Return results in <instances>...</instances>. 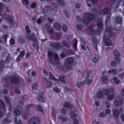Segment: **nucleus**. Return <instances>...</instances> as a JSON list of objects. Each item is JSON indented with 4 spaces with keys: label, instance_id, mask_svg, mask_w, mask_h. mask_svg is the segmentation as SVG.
Segmentation results:
<instances>
[{
    "label": "nucleus",
    "instance_id": "f257e3e1",
    "mask_svg": "<svg viewBox=\"0 0 124 124\" xmlns=\"http://www.w3.org/2000/svg\"><path fill=\"white\" fill-rule=\"evenodd\" d=\"M48 54L49 62L52 65L54 66L58 64L59 60L57 54L53 53L52 52L49 51L48 52Z\"/></svg>",
    "mask_w": 124,
    "mask_h": 124
},
{
    "label": "nucleus",
    "instance_id": "f03ea898",
    "mask_svg": "<svg viewBox=\"0 0 124 124\" xmlns=\"http://www.w3.org/2000/svg\"><path fill=\"white\" fill-rule=\"evenodd\" d=\"M82 16L83 18V23L85 24H88L89 20H92L94 18L93 15L88 12H86L83 14Z\"/></svg>",
    "mask_w": 124,
    "mask_h": 124
},
{
    "label": "nucleus",
    "instance_id": "7ed1b4c3",
    "mask_svg": "<svg viewBox=\"0 0 124 124\" xmlns=\"http://www.w3.org/2000/svg\"><path fill=\"white\" fill-rule=\"evenodd\" d=\"M78 108L77 107H75L72 102L70 103V117L73 119H76L78 115L76 112H78Z\"/></svg>",
    "mask_w": 124,
    "mask_h": 124
},
{
    "label": "nucleus",
    "instance_id": "20e7f679",
    "mask_svg": "<svg viewBox=\"0 0 124 124\" xmlns=\"http://www.w3.org/2000/svg\"><path fill=\"white\" fill-rule=\"evenodd\" d=\"M52 4L54 6L55 8L53 9L52 7L49 6H47L44 8L42 10V11L44 13H46L48 12L49 10L53 11L52 12L54 14H55L56 13V9L57 8L56 4L54 3H52Z\"/></svg>",
    "mask_w": 124,
    "mask_h": 124
},
{
    "label": "nucleus",
    "instance_id": "39448f33",
    "mask_svg": "<svg viewBox=\"0 0 124 124\" xmlns=\"http://www.w3.org/2000/svg\"><path fill=\"white\" fill-rule=\"evenodd\" d=\"M110 92L109 90L106 89H103L102 91L99 90L97 93V97L98 98H101L103 95H107Z\"/></svg>",
    "mask_w": 124,
    "mask_h": 124
},
{
    "label": "nucleus",
    "instance_id": "423d86ee",
    "mask_svg": "<svg viewBox=\"0 0 124 124\" xmlns=\"http://www.w3.org/2000/svg\"><path fill=\"white\" fill-rule=\"evenodd\" d=\"M34 33H33L32 34H30L27 36V39L29 40H31L32 41L33 40L34 44H32V46H36L37 47V49L38 50V48L39 47V46L38 45L37 43V40L36 38H34Z\"/></svg>",
    "mask_w": 124,
    "mask_h": 124
},
{
    "label": "nucleus",
    "instance_id": "0eeeda50",
    "mask_svg": "<svg viewBox=\"0 0 124 124\" xmlns=\"http://www.w3.org/2000/svg\"><path fill=\"white\" fill-rule=\"evenodd\" d=\"M107 35L106 34L104 35L103 37L105 39V43L106 46H109L112 45V43L111 40L109 39V38H112L115 36L114 35H112V36H106Z\"/></svg>",
    "mask_w": 124,
    "mask_h": 124
},
{
    "label": "nucleus",
    "instance_id": "6e6552de",
    "mask_svg": "<svg viewBox=\"0 0 124 124\" xmlns=\"http://www.w3.org/2000/svg\"><path fill=\"white\" fill-rule=\"evenodd\" d=\"M1 16L2 17L5 18L6 19L8 23L12 26L13 25V21L11 16L7 15L6 14H4L2 15Z\"/></svg>",
    "mask_w": 124,
    "mask_h": 124
},
{
    "label": "nucleus",
    "instance_id": "1a4fd4ad",
    "mask_svg": "<svg viewBox=\"0 0 124 124\" xmlns=\"http://www.w3.org/2000/svg\"><path fill=\"white\" fill-rule=\"evenodd\" d=\"M39 119L37 117H32L31 118L29 121V124H39Z\"/></svg>",
    "mask_w": 124,
    "mask_h": 124
},
{
    "label": "nucleus",
    "instance_id": "9d476101",
    "mask_svg": "<svg viewBox=\"0 0 124 124\" xmlns=\"http://www.w3.org/2000/svg\"><path fill=\"white\" fill-rule=\"evenodd\" d=\"M73 42L74 43L73 45V47L75 49V50H71L70 51V54H74L78 50L77 47L78 40L76 39H74V40Z\"/></svg>",
    "mask_w": 124,
    "mask_h": 124
},
{
    "label": "nucleus",
    "instance_id": "9b49d317",
    "mask_svg": "<svg viewBox=\"0 0 124 124\" xmlns=\"http://www.w3.org/2000/svg\"><path fill=\"white\" fill-rule=\"evenodd\" d=\"M123 103V101L119 97H117L114 101L115 105L116 106H120Z\"/></svg>",
    "mask_w": 124,
    "mask_h": 124
},
{
    "label": "nucleus",
    "instance_id": "f8f14e48",
    "mask_svg": "<svg viewBox=\"0 0 124 124\" xmlns=\"http://www.w3.org/2000/svg\"><path fill=\"white\" fill-rule=\"evenodd\" d=\"M20 80L19 78L17 77H12L10 79L11 82L14 84H18Z\"/></svg>",
    "mask_w": 124,
    "mask_h": 124
},
{
    "label": "nucleus",
    "instance_id": "ddd939ff",
    "mask_svg": "<svg viewBox=\"0 0 124 124\" xmlns=\"http://www.w3.org/2000/svg\"><path fill=\"white\" fill-rule=\"evenodd\" d=\"M50 45L51 46L55 47L57 49H59L61 48V44L59 42L56 43L54 42H52L50 43Z\"/></svg>",
    "mask_w": 124,
    "mask_h": 124
},
{
    "label": "nucleus",
    "instance_id": "4468645a",
    "mask_svg": "<svg viewBox=\"0 0 124 124\" xmlns=\"http://www.w3.org/2000/svg\"><path fill=\"white\" fill-rule=\"evenodd\" d=\"M92 42L94 48L97 51L98 50L97 48V43L96 39V38H93L92 39Z\"/></svg>",
    "mask_w": 124,
    "mask_h": 124
},
{
    "label": "nucleus",
    "instance_id": "2eb2a0df",
    "mask_svg": "<svg viewBox=\"0 0 124 124\" xmlns=\"http://www.w3.org/2000/svg\"><path fill=\"white\" fill-rule=\"evenodd\" d=\"M81 42V46L82 49L84 50H85V46L86 44V42L84 39L82 38H80Z\"/></svg>",
    "mask_w": 124,
    "mask_h": 124
},
{
    "label": "nucleus",
    "instance_id": "dca6fc26",
    "mask_svg": "<svg viewBox=\"0 0 124 124\" xmlns=\"http://www.w3.org/2000/svg\"><path fill=\"white\" fill-rule=\"evenodd\" d=\"M64 66L67 69L70 68V58H67L65 61Z\"/></svg>",
    "mask_w": 124,
    "mask_h": 124
},
{
    "label": "nucleus",
    "instance_id": "f3484780",
    "mask_svg": "<svg viewBox=\"0 0 124 124\" xmlns=\"http://www.w3.org/2000/svg\"><path fill=\"white\" fill-rule=\"evenodd\" d=\"M44 79L45 82L46 83L47 88L49 89L51 88L52 86V82L50 81H48L46 78H44Z\"/></svg>",
    "mask_w": 124,
    "mask_h": 124
},
{
    "label": "nucleus",
    "instance_id": "a211bd4d",
    "mask_svg": "<svg viewBox=\"0 0 124 124\" xmlns=\"http://www.w3.org/2000/svg\"><path fill=\"white\" fill-rule=\"evenodd\" d=\"M44 94V93L42 92L40 93L39 95L38 99L41 102H45V99L43 96Z\"/></svg>",
    "mask_w": 124,
    "mask_h": 124
},
{
    "label": "nucleus",
    "instance_id": "6ab92c4d",
    "mask_svg": "<svg viewBox=\"0 0 124 124\" xmlns=\"http://www.w3.org/2000/svg\"><path fill=\"white\" fill-rule=\"evenodd\" d=\"M112 112L114 116L116 118L118 117L119 112L117 109L115 108H114L112 110Z\"/></svg>",
    "mask_w": 124,
    "mask_h": 124
},
{
    "label": "nucleus",
    "instance_id": "aec40b11",
    "mask_svg": "<svg viewBox=\"0 0 124 124\" xmlns=\"http://www.w3.org/2000/svg\"><path fill=\"white\" fill-rule=\"evenodd\" d=\"M108 14L109 15H110L109 10V9L106 8H104L102 11L99 13V14L100 15H105Z\"/></svg>",
    "mask_w": 124,
    "mask_h": 124
},
{
    "label": "nucleus",
    "instance_id": "412c9836",
    "mask_svg": "<svg viewBox=\"0 0 124 124\" xmlns=\"http://www.w3.org/2000/svg\"><path fill=\"white\" fill-rule=\"evenodd\" d=\"M54 28L57 31H59L61 29L60 25L57 22H55L54 24Z\"/></svg>",
    "mask_w": 124,
    "mask_h": 124
},
{
    "label": "nucleus",
    "instance_id": "4be33fe9",
    "mask_svg": "<svg viewBox=\"0 0 124 124\" xmlns=\"http://www.w3.org/2000/svg\"><path fill=\"white\" fill-rule=\"evenodd\" d=\"M91 1L93 4H96L97 2V0H86V3L87 4L88 6L89 7H91L92 5L89 3V1Z\"/></svg>",
    "mask_w": 124,
    "mask_h": 124
},
{
    "label": "nucleus",
    "instance_id": "5701e85b",
    "mask_svg": "<svg viewBox=\"0 0 124 124\" xmlns=\"http://www.w3.org/2000/svg\"><path fill=\"white\" fill-rule=\"evenodd\" d=\"M9 36V34L7 33H6L3 35L1 36V38L4 39L5 43H6L7 41V38Z\"/></svg>",
    "mask_w": 124,
    "mask_h": 124
},
{
    "label": "nucleus",
    "instance_id": "b1692460",
    "mask_svg": "<svg viewBox=\"0 0 124 124\" xmlns=\"http://www.w3.org/2000/svg\"><path fill=\"white\" fill-rule=\"evenodd\" d=\"M124 111V109H123L122 108H120L119 109V111L120 113H121L120 116V118L121 121L123 122H124V115L123 113Z\"/></svg>",
    "mask_w": 124,
    "mask_h": 124
},
{
    "label": "nucleus",
    "instance_id": "393cba45",
    "mask_svg": "<svg viewBox=\"0 0 124 124\" xmlns=\"http://www.w3.org/2000/svg\"><path fill=\"white\" fill-rule=\"evenodd\" d=\"M115 20L116 23L120 24L122 21V18L119 16H118L116 17Z\"/></svg>",
    "mask_w": 124,
    "mask_h": 124
},
{
    "label": "nucleus",
    "instance_id": "a878e982",
    "mask_svg": "<svg viewBox=\"0 0 124 124\" xmlns=\"http://www.w3.org/2000/svg\"><path fill=\"white\" fill-rule=\"evenodd\" d=\"M57 1L59 5L61 6H64L66 4L65 1L64 0H57Z\"/></svg>",
    "mask_w": 124,
    "mask_h": 124
},
{
    "label": "nucleus",
    "instance_id": "bb28decb",
    "mask_svg": "<svg viewBox=\"0 0 124 124\" xmlns=\"http://www.w3.org/2000/svg\"><path fill=\"white\" fill-rule=\"evenodd\" d=\"M101 79L102 82L104 83H106L108 81V78L105 76H102Z\"/></svg>",
    "mask_w": 124,
    "mask_h": 124
},
{
    "label": "nucleus",
    "instance_id": "cd10ccee",
    "mask_svg": "<svg viewBox=\"0 0 124 124\" xmlns=\"http://www.w3.org/2000/svg\"><path fill=\"white\" fill-rule=\"evenodd\" d=\"M5 101L7 104L8 105H10L11 104V102L9 98L7 96L4 97Z\"/></svg>",
    "mask_w": 124,
    "mask_h": 124
},
{
    "label": "nucleus",
    "instance_id": "c85d7f7f",
    "mask_svg": "<svg viewBox=\"0 0 124 124\" xmlns=\"http://www.w3.org/2000/svg\"><path fill=\"white\" fill-rule=\"evenodd\" d=\"M5 62L3 60H1L0 62V72L1 71L3 70V68L4 67V63Z\"/></svg>",
    "mask_w": 124,
    "mask_h": 124
},
{
    "label": "nucleus",
    "instance_id": "c756f323",
    "mask_svg": "<svg viewBox=\"0 0 124 124\" xmlns=\"http://www.w3.org/2000/svg\"><path fill=\"white\" fill-rule=\"evenodd\" d=\"M49 78L50 79L53 80L55 81H59L58 79H56L54 77L52 73L51 72H49Z\"/></svg>",
    "mask_w": 124,
    "mask_h": 124
},
{
    "label": "nucleus",
    "instance_id": "7c9ffc66",
    "mask_svg": "<svg viewBox=\"0 0 124 124\" xmlns=\"http://www.w3.org/2000/svg\"><path fill=\"white\" fill-rule=\"evenodd\" d=\"M62 44L63 46L67 48H69L70 46L69 44L66 41L63 40L62 42Z\"/></svg>",
    "mask_w": 124,
    "mask_h": 124
},
{
    "label": "nucleus",
    "instance_id": "2f4dec72",
    "mask_svg": "<svg viewBox=\"0 0 124 124\" xmlns=\"http://www.w3.org/2000/svg\"><path fill=\"white\" fill-rule=\"evenodd\" d=\"M23 4L26 7L29 5V2L28 0H21Z\"/></svg>",
    "mask_w": 124,
    "mask_h": 124
},
{
    "label": "nucleus",
    "instance_id": "473e14b6",
    "mask_svg": "<svg viewBox=\"0 0 124 124\" xmlns=\"http://www.w3.org/2000/svg\"><path fill=\"white\" fill-rule=\"evenodd\" d=\"M114 95L113 94H108L107 95V99L108 100L111 101L114 99Z\"/></svg>",
    "mask_w": 124,
    "mask_h": 124
},
{
    "label": "nucleus",
    "instance_id": "72a5a7b5",
    "mask_svg": "<svg viewBox=\"0 0 124 124\" xmlns=\"http://www.w3.org/2000/svg\"><path fill=\"white\" fill-rule=\"evenodd\" d=\"M0 107L2 108L3 109L5 110L6 107L4 103L2 100H0Z\"/></svg>",
    "mask_w": 124,
    "mask_h": 124
},
{
    "label": "nucleus",
    "instance_id": "f704fd0d",
    "mask_svg": "<svg viewBox=\"0 0 124 124\" xmlns=\"http://www.w3.org/2000/svg\"><path fill=\"white\" fill-rule=\"evenodd\" d=\"M108 72L109 74L111 73L112 74L115 75L116 74L117 71L116 69H113L110 70H109L108 71Z\"/></svg>",
    "mask_w": 124,
    "mask_h": 124
},
{
    "label": "nucleus",
    "instance_id": "c9c22d12",
    "mask_svg": "<svg viewBox=\"0 0 124 124\" xmlns=\"http://www.w3.org/2000/svg\"><path fill=\"white\" fill-rule=\"evenodd\" d=\"M97 25L99 29H102L103 27V24L101 21L99 22L97 24Z\"/></svg>",
    "mask_w": 124,
    "mask_h": 124
},
{
    "label": "nucleus",
    "instance_id": "e433bc0d",
    "mask_svg": "<svg viewBox=\"0 0 124 124\" xmlns=\"http://www.w3.org/2000/svg\"><path fill=\"white\" fill-rule=\"evenodd\" d=\"M14 113L15 116H19L21 114V112L19 110L16 109L14 110Z\"/></svg>",
    "mask_w": 124,
    "mask_h": 124
},
{
    "label": "nucleus",
    "instance_id": "4c0bfd02",
    "mask_svg": "<svg viewBox=\"0 0 124 124\" xmlns=\"http://www.w3.org/2000/svg\"><path fill=\"white\" fill-rule=\"evenodd\" d=\"M70 66L71 67L74 66L76 64V63H75L74 61V58L70 57Z\"/></svg>",
    "mask_w": 124,
    "mask_h": 124
},
{
    "label": "nucleus",
    "instance_id": "58836bf2",
    "mask_svg": "<svg viewBox=\"0 0 124 124\" xmlns=\"http://www.w3.org/2000/svg\"><path fill=\"white\" fill-rule=\"evenodd\" d=\"M114 55L116 57H119L120 55V53L118 52L117 50H115L113 51Z\"/></svg>",
    "mask_w": 124,
    "mask_h": 124
},
{
    "label": "nucleus",
    "instance_id": "ea45409f",
    "mask_svg": "<svg viewBox=\"0 0 124 124\" xmlns=\"http://www.w3.org/2000/svg\"><path fill=\"white\" fill-rule=\"evenodd\" d=\"M112 82H115L117 84H119L120 82L119 80L117 78L115 77L111 79Z\"/></svg>",
    "mask_w": 124,
    "mask_h": 124
},
{
    "label": "nucleus",
    "instance_id": "a19ab883",
    "mask_svg": "<svg viewBox=\"0 0 124 124\" xmlns=\"http://www.w3.org/2000/svg\"><path fill=\"white\" fill-rule=\"evenodd\" d=\"M64 76H60L59 78V80L58 81L60 80L62 83H66V82L64 79Z\"/></svg>",
    "mask_w": 124,
    "mask_h": 124
},
{
    "label": "nucleus",
    "instance_id": "79ce46f5",
    "mask_svg": "<svg viewBox=\"0 0 124 124\" xmlns=\"http://www.w3.org/2000/svg\"><path fill=\"white\" fill-rule=\"evenodd\" d=\"M89 75L86 77V79L85 81V83L87 84H88L91 82V80L90 79H87L89 78Z\"/></svg>",
    "mask_w": 124,
    "mask_h": 124
},
{
    "label": "nucleus",
    "instance_id": "37998d69",
    "mask_svg": "<svg viewBox=\"0 0 124 124\" xmlns=\"http://www.w3.org/2000/svg\"><path fill=\"white\" fill-rule=\"evenodd\" d=\"M62 34L60 32H57L56 33V37L57 40H59L62 36Z\"/></svg>",
    "mask_w": 124,
    "mask_h": 124
},
{
    "label": "nucleus",
    "instance_id": "c03bdc74",
    "mask_svg": "<svg viewBox=\"0 0 124 124\" xmlns=\"http://www.w3.org/2000/svg\"><path fill=\"white\" fill-rule=\"evenodd\" d=\"M15 40L13 38H11L10 40V44L11 45H13L15 44Z\"/></svg>",
    "mask_w": 124,
    "mask_h": 124
},
{
    "label": "nucleus",
    "instance_id": "a18cd8bd",
    "mask_svg": "<svg viewBox=\"0 0 124 124\" xmlns=\"http://www.w3.org/2000/svg\"><path fill=\"white\" fill-rule=\"evenodd\" d=\"M53 116L54 120H55L56 119V109L54 108H53Z\"/></svg>",
    "mask_w": 124,
    "mask_h": 124
},
{
    "label": "nucleus",
    "instance_id": "49530a36",
    "mask_svg": "<svg viewBox=\"0 0 124 124\" xmlns=\"http://www.w3.org/2000/svg\"><path fill=\"white\" fill-rule=\"evenodd\" d=\"M98 59V56L96 55H95L93 59V61L94 63H96L97 62Z\"/></svg>",
    "mask_w": 124,
    "mask_h": 124
},
{
    "label": "nucleus",
    "instance_id": "de8ad7c7",
    "mask_svg": "<svg viewBox=\"0 0 124 124\" xmlns=\"http://www.w3.org/2000/svg\"><path fill=\"white\" fill-rule=\"evenodd\" d=\"M59 119L62 121H67V118L66 117H64L62 116H60L59 117Z\"/></svg>",
    "mask_w": 124,
    "mask_h": 124
},
{
    "label": "nucleus",
    "instance_id": "09e8293b",
    "mask_svg": "<svg viewBox=\"0 0 124 124\" xmlns=\"http://www.w3.org/2000/svg\"><path fill=\"white\" fill-rule=\"evenodd\" d=\"M64 13L65 16L67 18H69V14L68 11L66 10H65L64 11Z\"/></svg>",
    "mask_w": 124,
    "mask_h": 124
},
{
    "label": "nucleus",
    "instance_id": "8fccbe9b",
    "mask_svg": "<svg viewBox=\"0 0 124 124\" xmlns=\"http://www.w3.org/2000/svg\"><path fill=\"white\" fill-rule=\"evenodd\" d=\"M112 29L111 27H106V31L107 33H110L112 31Z\"/></svg>",
    "mask_w": 124,
    "mask_h": 124
},
{
    "label": "nucleus",
    "instance_id": "3c124183",
    "mask_svg": "<svg viewBox=\"0 0 124 124\" xmlns=\"http://www.w3.org/2000/svg\"><path fill=\"white\" fill-rule=\"evenodd\" d=\"M36 6V3L35 2L32 3L30 5V7L31 8H35Z\"/></svg>",
    "mask_w": 124,
    "mask_h": 124
},
{
    "label": "nucleus",
    "instance_id": "603ef678",
    "mask_svg": "<svg viewBox=\"0 0 124 124\" xmlns=\"http://www.w3.org/2000/svg\"><path fill=\"white\" fill-rule=\"evenodd\" d=\"M11 122V120L7 117L5 118L3 120V122L4 123H7Z\"/></svg>",
    "mask_w": 124,
    "mask_h": 124
},
{
    "label": "nucleus",
    "instance_id": "864d4df0",
    "mask_svg": "<svg viewBox=\"0 0 124 124\" xmlns=\"http://www.w3.org/2000/svg\"><path fill=\"white\" fill-rule=\"evenodd\" d=\"M25 29L27 33H29L31 32V31L29 29V25L25 27Z\"/></svg>",
    "mask_w": 124,
    "mask_h": 124
},
{
    "label": "nucleus",
    "instance_id": "5fc2aeb1",
    "mask_svg": "<svg viewBox=\"0 0 124 124\" xmlns=\"http://www.w3.org/2000/svg\"><path fill=\"white\" fill-rule=\"evenodd\" d=\"M38 86V84L37 83L36 84L32 86V89L33 90H35L37 89Z\"/></svg>",
    "mask_w": 124,
    "mask_h": 124
},
{
    "label": "nucleus",
    "instance_id": "6e6d98bb",
    "mask_svg": "<svg viewBox=\"0 0 124 124\" xmlns=\"http://www.w3.org/2000/svg\"><path fill=\"white\" fill-rule=\"evenodd\" d=\"M64 107L66 108H68L70 107V104L68 102H66L64 105Z\"/></svg>",
    "mask_w": 124,
    "mask_h": 124
},
{
    "label": "nucleus",
    "instance_id": "4d7b16f0",
    "mask_svg": "<svg viewBox=\"0 0 124 124\" xmlns=\"http://www.w3.org/2000/svg\"><path fill=\"white\" fill-rule=\"evenodd\" d=\"M62 29L64 31H66L67 29V27L66 25H63L62 26Z\"/></svg>",
    "mask_w": 124,
    "mask_h": 124
},
{
    "label": "nucleus",
    "instance_id": "13d9d810",
    "mask_svg": "<svg viewBox=\"0 0 124 124\" xmlns=\"http://www.w3.org/2000/svg\"><path fill=\"white\" fill-rule=\"evenodd\" d=\"M25 53V51L24 50H23L21 52L19 55V56L21 57H23Z\"/></svg>",
    "mask_w": 124,
    "mask_h": 124
},
{
    "label": "nucleus",
    "instance_id": "bf43d9fd",
    "mask_svg": "<svg viewBox=\"0 0 124 124\" xmlns=\"http://www.w3.org/2000/svg\"><path fill=\"white\" fill-rule=\"evenodd\" d=\"M105 105L106 107L107 108H110L111 107L110 104L109 102L108 101L106 102Z\"/></svg>",
    "mask_w": 124,
    "mask_h": 124
},
{
    "label": "nucleus",
    "instance_id": "052dcab7",
    "mask_svg": "<svg viewBox=\"0 0 124 124\" xmlns=\"http://www.w3.org/2000/svg\"><path fill=\"white\" fill-rule=\"evenodd\" d=\"M73 124H79L78 120L77 119H73Z\"/></svg>",
    "mask_w": 124,
    "mask_h": 124
},
{
    "label": "nucleus",
    "instance_id": "680f3d73",
    "mask_svg": "<svg viewBox=\"0 0 124 124\" xmlns=\"http://www.w3.org/2000/svg\"><path fill=\"white\" fill-rule=\"evenodd\" d=\"M94 26H91L89 27V30L91 31H93L94 29Z\"/></svg>",
    "mask_w": 124,
    "mask_h": 124
},
{
    "label": "nucleus",
    "instance_id": "e2e57ef3",
    "mask_svg": "<svg viewBox=\"0 0 124 124\" xmlns=\"http://www.w3.org/2000/svg\"><path fill=\"white\" fill-rule=\"evenodd\" d=\"M18 40L19 42L21 44H24V39L21 38H19L18 39Z\"/></svg>",
    "mask_w": 124,
    "mask_h": 124
},
{
    "label": "nucleus",
    "instance_id": "0e129e2a",
    "mask_svg": "<svg viewBox=\"0 0 124 124\" xmlns=\"http://www.w3.org/2000/svg\"><path fill=\"white\" fill-rule=\"evenodd\" d=\"M110 15H109L106 18V19L105 20V22L106 23L109 21L110 20Z\"/></svg>",
    "mask_w": 124,
    "mask_h": 124
},
{
    "label": "nucleus",
    "instance_id": "69168bd1",
    "mask_svg": "<svg viewBox=\"0 0 124 124\" xmlns=\"http://www.w3.org/2000/svg\"><path fill=\"white\" fill-rule=\"evenodd\" d=\"M106 116V114L104 113L101 112L99 114V116L101 117H104Z\"/></svg>",
    "mask_w": 124,
    "mask_h": 124
},
{
    "label": "nucleus",
    "instance_id": "338daca9",
    "mask_svg": "<svg viewBox=\"0 0 124 124\" xmlns=\"http://www.w3.org/2000/svg\"><path fill=\"white\" fill-rule=\"evenodd\" d=\"M16 93L17 94H19L21 92V91L20 89L18 88H16L15 90Z\"/></svg>",
    "mask_w": 124,
    "mask_h": 124
},
{
    "label": "nucleus",
    "instance_id": "774afa93",
    "mask_svg": "<svg viewBox=\"0 0 124 124\" xmlns=\"http://www.w3.org/2000/svg\"><path fill=\"white\" fill-rule=\"evenodd\" d=\"M61 113L64 114L66 113V111L65 109L62 108L61 110Z\"/></svg>",
    "mask_w": 124,
    "mask_h": 124
}]
</instances>
